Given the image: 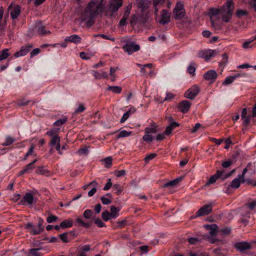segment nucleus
<instances>
[{
  "mask_svg": "<svg viewBox=\"0 0 256 256\" xmlns=\"http://www.w3.org/2000/svg\"><path fill=\"white\" fill-rule=\"evenodd\" d=\"M14 142V138L10 136H6L5 142L2 144L4 146H8L12 144Z\"/></svg>",
  "mask_w": 256,
  "mask_h": 256,
  "instance_id": "obj_39",
  "label": "nucleus"
},
{
  "mask_svg": "<svg viewBox=\"0 0 256 256\" xmlns=\"http://www.w3.org/2000/svg\"><path fill=\"white\" fill-rule=\"evenodd\" d=\"M175 95L172 92H168L166 94V96L164 98H161L160 99H158V101L160 102H162L165 101L170 100L174 98Z\"/></svg>",
  "mask_w": 256,
  "mask_h": 256,
  "instance_id": "obj_32",
  "label": "nucleus"
},
{
  "mask_svg": "<svg viewBox=\"0 0 256 256\" xmlns=\"http://www.w3.org/2000/svg\"><path fill=\"white\" fill-rule=\"evenodd\" d=\"M34 30V32L38 35L45 36L50 34V31L46 30L45 26L40 22H38L35 24Z\"/></svg>",
  "mask_w": 256,
  "mask_h": 256,
  "instance_id": "obj_8",
  "label": "nucleus"
},
{
  "mask_svg": "<svg viewBox=\"0 0 256 256\" xmlns=\"http://www.w3.org/2000/svg\"><path fill=\"white\" fill-rule=\"evenodd\" d=\"M34 196L32 194L30 193H26L20 202L22 204L27 203L28 204H32L33 203Z\"/></svg>",
  "mask_w": 256,
  "mask_h": 256,
  "instance_id": "obj_21",
  "label": "nucleus"
},
{
  "mask_svg": "<svg viewBox=\"0 0 256 256\" xmlns=\"http://www.w3.org/2000/svg\"><path fill=\"white\" fill-rule=\"evenodd\" d=\"M100 200L104 204H108L111 203V200L109 198L102 196Z\"/></svg>",
  "mask_w": 256,
  "mask_h": 256,
  "instance_id": "obj_61",
  "label": "nucleus"
},
{
  "mask_svg": "<svg viewBox=\"0 0 256 256\" xmlns=\"http://www.w3.org/2000/svg\"><path fill=\"white\" fill-rule=\"evenodd\" d=\"M122 48L124 52H127L129 54H131L134 52L138 51L140 48L139 45L131 42L126 44Z\"/></svg>",
  "mask_w": 256,
  "mask_h": 256,
  "instance_id": "obj_9",
  "label": "nucleus"
},
{
  "mask_svg": "<svg viewBox=\"0 0 256 256\" xmlns=\"http://www.w3.org/2000/svg\"><path fill=\"white\" fill-rule=\"evenodd\" d=\"M60 240L64 242H68V233L64 232L59 235Z\"/></svg>",
  "mask_w": 256,
  "mask_h": 256,
  "instance_id": "obj_51",
  "label": "nucleus"
},
{
  "mask_svg": "<svg viewBox=\"0 0 256 256\" xmlns=\"http://www.w3.org/2000/svg\"><path fill=\"white\" fill-rule=\"evenodd\" d=\"M113 189L116 191V193L119 195L122 192V188L120 184H114Z\"/></svg>",
  "mask_w": 256,
  "mask_h": 256,
  "instance_id": "obj_43",
  "label": "nucleus"
},
{
  "mask_svg": "<svg viewBox=\"0 0 256 256\" xmlns=\"http://www.w3.org/2000/svg\"><path fill=\"white\" fill-rule=\"evenodd\" d=\"M196 66L194 62H191L187 68V72L192 76H194L196 74Z\"/></svg>",
  "mask_w": 256,
  "mask_h": 256,
  "instance_id": "obj_36",
  "label": "nucleus"
},
{
  "mask_svg": "<svg viewBox=\"0 0 256 256\" xmlns=\"http://www.w3.org/2000/svg\"><path fill=\"white\" fill-rule=\"evenodd\" d=\"M92 74L96 79L107 78H108V74L102 70L100 72L92 70Z\"/></svg>",
  "mask_w": 256,
  "mask_h": 256,
  "instance_id": "obj_23",
  "label": "nucleus"
},
{
  "mask_svg": "<svg viewBox=\"0 0 256 256\" xmlns=\"http://www.w3.org/2000/svg\"><path fill=\"white\" fill-rule=\"evenodd\" d=\"M212 211V204H206L200 208L196 212L197 216L207 215Z\"/></svg>",
  "mask_w": 256,
  "mask_h": 256,
  "instance_id": "obj_12",
  "label": "nucleus"
},
{
  "mask_svg": "<svg viewBox=\"0 0 256 256\" xmlns=\"http://www.w3.org/2000/svg\"><path fill=\"white\" fill-rule=\"evenodd\" d=\"M90 250V246L88 244L80 246L78 248V251L76 256H87L86 252Z\"/></svg>",
  "mask_w": 256,
  "mask_h": 256,
  "instance_id": "obj_18",
  "label": "nucleus"
},
{
  "mask_svg": "<svg viewBox=\"0 0 256 256\" xmlns=\"http://www.w3.org/2000/svg\"><path fill=\"white\" fill-rule=\"evenodd\" d=\"M130 116V112H125L123 114L122 118L120 119V122L122 124L124 122L129 118Z\"/></svg>",
  "mask_w": 256,
  "mask_h": 256,
  "instance_id": "obj_54",
  "label": "nucleus"
},
{
  "mask_svg": "<svg viewBox=\"0 0 256 256\" xmlns=\"http://www.w3.org/2000/svg\"><path fill=\"white\" fill-rule=\"evenodd\" d=\"M102 216L104 220L106 222H107L111 218H112L110 214V213L107 210H106L102 213Z\"/></svg>",
  "mask_w": 256,
  "mask_h": 256,
  "instance_id": "obj_42",
  "label": "nucleus"
},
{
  "mask_svg": "<svg viewBox=\"0 0 256 256\" xmlns=\"http://www.w3.org/2000/svg\"><path fill=\"white\" fill-rule=\"evenodd\" d=\"M219 11L216 8H211L209 10L208 13L210 19L212 26L216 30H220L223 28L222 23L214 21L215 18L220 13Z\"/></svg>",
  "mask_w": 256,
  "mask_h": 256,
  "instance_id": "obj_3",
  "label": "nucleus"
},
{
  "mask_svg": "<svg viewBox=\"0 0 256 256\" xmlns=\"http://www.w3.org/2000/svg\"><path fill=\"white\" fill-rule=\"evenodd\" d=\"M40 50L38 48H36L34 49L30 52V56L33 57L35 56H36L38 54H40Z\"/></svg>",
  "mask_w": 256,
  "mask_h": 256,
  "instance_id": "obj_62",
  "label": "nucleus"
},
{
  "mask_svg": "<svg viewBox=\"0 0 256 256\" xmlns=\"http://www.w3.org/2000/svg\"><path fill=\"white\" fill-rule=\"evenodd\" d=\"M8 56V49L5 48L3 50L0 52V61L6 60Z\"/></svg>",
  "mask_w": 256,
  "mask_h": 256,
  "instance_id": "obj_38",
  "label": "nucleus"
},
{
  "mask_svg": "<svg viewBox=\"0 0 256 256\" xmlns=\"http://www.w3.org/2000/svg\"><path fill=\"white\" fill-rule=\"evenodd\" d=\"M142 140L144 141L149 143L154 140V137L152 136V134H145L142 137Z\"/></svg>",
  "mask_w": 256,
  "mask_h": 256,
  "instance_id": "obj_45",
  "label": "nucleus"
},
{
  "mask_svg": "<svg viewBox=\"0 0 256 256\" xmlns=\"http://www.w3.org/2000/svg\"><path fill=\"white\" fill-rule=\"evenodd\" d=\"M200 87L197 85H194L186 91L184 96L190 99H194L199 93Z\"/></svg>",
  "mask_w": 256,
  "mask_h": 256,
  "instance_id": "obj_7",
  "label": "nucleus"
},
{
  "mask_svg": "<svg viewBox=\"0 0 256 256\" xmlns=\"http://www.w3.org/2000/svg\"><path fill=\"white\" fill-rule=\"evenodd\" d=\"M29 102V100H26L24 99H22L18 100L16 102V104L18 106H26Z\"/></svg>",
  "mask_w": 256,
  "mask_h": 256,
  "instance_id": "obj_53",
  "label": "nucleus"
},
{
  "mask_svg": "<svg viewBox=\"0 0 256 256\" xmlns=\"http://www.w3.org/2000/svg\"><path fill=\"white\" fill-rule=\"evenodd\" d=\"M104 0H92L90 2L80 14V21L90 27L94 24L95 18L98 15L104 12L106 16H113L123 4V0H110L106 8Z\"/></svg>",
  "mask_w": 256,
  "mask_h": 256,
  "instance_id": "obj_1",
  "label": "nucleus"
},
{
  "mask_svg": "<svg viewBox=\"0 0 256 256\" xmlns=\"http://www.w3.org/2000/svg\"><path fill=\"white\" fill-rule=\"evenodd\" d=\"M216 54V52L214 50H204L200 51L198 56L199 58H204L206 61H208L210 58L214 56Z\"/></svg>",
  "mask_w": 256,
  "mask_h": 256,
  "instance_id": "obj_10",
  "label": "nucleus"
},
{
  "mask_svg": "<svg viewBox=\"0 0 256 256\" xmlns=\"http://www.w3.org/2000/svg\"><path fill=\"white\" fill-rule=\"evenodd\" d=\"M233 161L231 160H228L226 161H224L222 162V166L224 168H228L233 164Z\"/></svg>",
  "mask_w": 256,
  "mask_h": 256,
  "instance_id": "obj_49",
  "label": "nucleus"
},
{
  "mask_svg": "<svg viewBox=\"0 0 256 256\" xmlns=\"http://www.w3.org/2000/svg\"><path fill=\"white\" fill-rule=\"evenodd\" d=\"M104 166L106 168H109L112 165V159L111 157L108 156L103 160Z\"/></svg>",
  "mask_w": 256,
  "mask_h": 256,
  "instance_id": "obj_40",
  "label": "nucleus"
},
{
  "mask_svg": "<svg viewBox=\"0 0 256 256\" xmlns=\"http://www.w3.org/2000/svg\"><path fill=\"white\" fill-rule=\"evenodd\" d=\"M36 172V174H42L47 176L51 175V172L44 166L38 167Z\"/></svg>",
  "mask_w": 256,
  "mask_h": 256,
  "instance_id": "obj_25",
  "label": "nucleus"
},
{
  "mask_svg": "<svg viewBox=\"0 0 256 256\" xmlns=\"http://www.w3.org/2000/svg\"><path fill=\"white\" fill-rule=\"evenodd\" d=\"M110 214L112 218H115L119 216L120 209H118L114 206H110Z\"/></svg>",
  "mask_w": 256,
  "mask_h": 256,
  "instance_id": "obj_29",
  "label": "nucleus"
},
{
  "mask_svg": "<svg viewBox=\"0 0 256 256\" xmlns=\"http://www.w3.org/2000/svg\"><path fill=\"white\" fill-rule=\"evenodd\" d=\"M60 143V138L58 136V135H55L52 136L50 144V145L51 147L54 148V146Z\"/></svg>",
  "mask_w": 256,
  "mask_h": 256,
  "instance_id": "obj_30",
  "label": "nucleus"
},
{
  "mask_svg": "<svg viewBox=\"0 0 256 256\" xmlns=\"http://www.w3.org/2000/svg\"><path fill=\"white\" fill-rule=\"evenodd\" d=\"M25 228L29 230L30 233L32 235H37L42 232L40 229L38 228H35L30 222H28L25 224Z\"/></svg>",
  "mask_w": 256,
  "mask_h": 256,
  "instance_id": "obj_17",
  "label": "nucleus"
},
{
  "mask_svg": "<svg viewBox=\"0 0 256 256\" xmlns=\"http://www.w3.org/2000/svg\"><path fill=\"white\" fill-rule=\"evenodd\" d=\"M32 47L33 46L32 44H29L22 46L19 51L16 52L14 54V57L18 58L26 56Z\"/></svg>",
  "mask_w": 256,
  "mask_h": 256,
  "instance_id": "obj_13",
  "label": "nucleus"
},
{
  "mask_svg": "<svg viewBox=\"0 0 256 256\" xmlns=\"http://www.w3.org/2000/svg\"><path fill=\"white\" fill-rule=\"evenodd\" d=\"M107 90L111 91L114 94H120L122 88L119 86H108L106 88Z\"/></svg>",
  "mask_w": 256,
  "mask_h": 256,
  "instance_id": "obj_31",
  "label": "nucleus"
},
{
  "mask_svg": "<svg viewBox=\"0 0 256 256\" xmlns=\"http://www.w3.org/2000/svg\"><path fill=\"white\" fill-rule=\"evenodd\" d=\"M34 148V144H32L28 151L26 154L24 158V160H26L28 156L32 155L33 154Z\"/></svg>",
  "mask_w": 256,
  "mask_h": 256,
  "instance_id": "obj_59",
  "label": "nucleus"
},
{
  "mask_svg": "<svg viewBox=\"0 0 256 256\" xmlns=\"http://www.w3.org/2000/svg\"><path fill=\"white\" fill-rule=\"evenodd\" d=\"M138 11H140L142 12V16L146 15L148 12L147 4L143 2L142 0H140L138 1Z\"/></svg>",
  "mask_w": 256,
  "mask_h": 256,
  "instance_id": "obj_22",
  "label": "nucleus"
},
{
  "mask_svg": "<svg viewBox=\"0 0 256 256\" xmlns=\"http://www.w3.org/2000/svg\"><path fill=\"white\" fill-rule=\"evenodd\" d=\"M174 18L176 20H180L184 17L185 15V10L184 8V5L182 2L177 3L174 11Z\"/></svg>",
  "mask_w": 256,
  "mask_h": 256,
  "instance_id": "obj_5",
  "label": "nucleus"
},
{
  "mask_svg": "<svg viewBox=\"0 0 256 256\" xmlns=\"http://www.w3.org/2000/svg\"><path fill=\"white\" fill-rule=\"evenodd\" d=\"M86 110V108L84 105L82 104H80L78 105V108L76 110V113H80Z\"/></svg>",
  "mask_w": 256,
  "mask_h": 256,
  "instance_id": "obj_56",
  "label": "nucleus"
},
{
  "mask_svg": "<svg viewBox=\"0 0 256 256\" xmlns=\"http://www.w3.org/2000/svg\"><path fill=\"white\" fill-rule=\"evenodd\" d=\"M170 21V14L166 10H162L160 18L158 22L162 24H168Z\"/></svg>",
  "mask_w": 256,
  "mask_h": 256,
  "instance_id": "obj_14",
  "label": "nucleus"
},
{
  "mask_svg": "<svg viewBox=\"0 0 256 256\" xmlns=\"http://www.w3.org/2000/svg\"><path fill=\"white\" fill-rule=\"evenodd\" d=\"M172 130H173L172 128L170 126H169L166 128V129L164 131V134L167 136H170L171 134Z\"/></svg>",
  "mask_w": 256,
  "mask_h": 256,
  "instance_id": "obj_64",
  "label": "nucleus"
},
{
  "mask_svg": "<svg viewBox=\"0 0 256 256\" xmlns=\"http://www.w3.org/2000/svg\"><path fill=\"white\" fill-rule=\"evenodd\" d=\"M244 76V75L237 74L233 76H229L226 78L222 84L227 85L232 84L236 78Z\"/></svg>",
  "mask_w": 256,
  "mask_h": 256,
  "instance_id": "obj_24",
  "label": "nucleus"
},
{
  "mask_svg": "<svg viewBox=\"0 0 256 256\" xmlns=\"http://www.w3.org/2000/svg\"><path fill=\"white\" fill-rule=\"evenodd\" d=\"M234 247L238 250L242 252L250 248L251 246L247 242H236L234 244Z\"/></svg>",
  "mask_w": 256,
  "mask_h": 256,
  "instance_id": "obj_16",
  "label": "nucleus"
},
{
  "mask_svg": "<svg viewBox=\"0 0 256 256\" xmlns=\"http://www.w3.org/2000/svg\"><path fill=\"white\" fill-rule=\"evenodd\" d=\"M228 57L226 54H224L222 55V60L220 62V66L221 67H224L226 64L228 62Z\"/></svg>",
  "mask_w": 256,
  "mask_h": 256,
  "instance_id": "obj_41",
  "label": "nucleus"
},
{
  "mask_svg": "<svg viewBox=\"0 0 256 256\" xmlns=\"http://www.w3.org/2000/svg\"><path fill=\"white\" fill-rule=\"evenodd\" d=\"M218 76L216 72L214 70H210L204 73V78L206 80L214 82Z\"/></svg>",
  "mask_w": 256,
  "mask_h": 256,
  "instance_id": "obj_15",
  "label": "nucleus"
},
{
  "mask_svg": "<svg viewBox=\"0 0 256 256\" xmlns=\"http://www.w3.org/2000/svg\"><path fill=\"white\" fill-rule=\"evenodd\" d=\"M81 38L76 34H74L69 36H66L64 39L65 42H70L74 43L76 44L80 43L81 42Z\"/></svg>",
  "mask_w": 256,
  "mask_h": 256,
  "instance_id": "obj_20",
  "label": "nucleus"
},
{
  "mask_svg": "<svg viewBox=\"0 0 256 256\" xmlns=\"http://www.w3.org/2000/svg\"><path fill=\"white\" fill-rule=\"evenodd\" d=\"M245 206L250 210H254L256 208V200L247 202Z\"/></svg>",
  "mask_w": 256,
  "mask_h": 256,
  "instance_id": "obj_37",
  "label": "nucleus"
},
{
  "mask_svg": "<svg viewBox=\"0 0 256 256\" xmlns=\"http://www.w3.org/2000/svg\"><path fill=\"white\" fill-rule=\"evenodd\" d=\"M254 40H253V38H252L250 40H246L243 44L242 48L245 49L250 48L249 45Z\"/></svg>",
  "mask_w": 256,
  "mask_h": 256,
  "instance_id": "obj_63",
  "label": "nucleus"
},
{
  "mask_svg": "<svg viewBox=\"0 0 256 256\" xmlns=\"http://www.w3.org/2000/svg\"><path fill=\"white\" fill-rule=\"evenodd\" d=\"M58 219V216L54 215H50L47 218L46 222L48 223H52V222H56Z\"/></svg>",
  "mask_w": 256,
  "mask_h": 256,
  "instance_id": "obj_52",
  "label": "nucleus"
},
{
  "mask_svg": "<svg viewBox=\"0 0 256 256\" xmlns=\"http://www.w3.org/2000/svg\"><path fill=\"white\" fill-rule=\"evenodd\" d=\"M76 222L83 226L88 228L90 226L88 224L85 222L80 218H78L76 219Z\"/></svg>",
  "mask_w": 256,
  "mask_h": 256,
  "instance_id": "obj_55",
  "label": "nucleus"
},
{
  "mask_svg": "<svg viewBox=\"0 0 256 256\" xmlns=\"http://www.w3.org/2000/svg\"><path fill=\"white\" fill-rule=\"evenodd\" d=\"M94 223L99 227L102 228L106 226V224L100 218H96L94 220Z\"/></svg>",
  "mask_w": 256,
  "mask_h": 256,
  "instance_id": "obj_57",
  "label": "nucleus"
},
{
  "mask_svg": "<svg viewBox=\"0 0 256 256\" xmlns=\"http://www.w3.org/2000/svg\"><path fill=\"white\" fill-rule=\"evenodd\" d=\"M118 70V67H111L110 70V74L111 76V81L114 82L116 79V72Z\"/></svg>",
  "mask_w": 256,
  "mask_h": 256,
  "instance_id": "obj_35",
  "label": "nucleus"
},
{
  "mask_svg": "<svg viewBox=\"0 0 256 256\" xmlns=\"http://www.w3.org/2000/svg\"><path fill=\"white\" fill-rule=\"evenodd\" d=\"M192 103L186 100L182 101L178 104V108L180 111L184 114L186 113L189 110Z\"/></svg>",
  "mask_w": 256,
  "mask_h": 256,
  "instance_id": "obj_11",
  "label": "nucleus"
},
{
  "mask_svg": "<svg viewBox=\"0 0 256 256\" xmlns=\"http://www.w3.org/2000/svg\"><path fill=\"white\" fill-rule=\"evenodd\" d=\"M112 184L111 182V179L109 178L108 180L107 183L106 184L105 186L104 187V188H103L104 190H108L112 187Z\"/></svg>",
  "mask_w": 256,
  "mask_h": 256,
  "instance_id": "obj_60",
  "label": "nucleus"
},
{
  "mask_svg": "<svg viewBox=\"0 0 256 256\" xmlns=\"http://www.w3.org/2000/svg\"><path fill=\"white\" fill-rule=\"evenodd\" d=\"M66 122V118H64L62 119H59L56 121L54 124V126H60L64 124Z\"/></svg>",
  "mask_w": 256,
  "mask_h": 256,
  "instance_id": "obj_58",
  "label": "nucleus"
},
{
  "mask_svg": "<svg viewBox=\"0 0 256 256\" xmlns=\"http://www.w3.org/2000/svg\"><path fill=\"white\" fill-rule=\"evenodd\" d=\"M72 225L73 221L70 218L64 220L60 222L61 228H70L72 226Z\"/></svg>",
  "mask_w": 256,
  "mask_h": 256,
  "instance_id": "obj_27",
  "label": "nucleus"
},
{
  "mask_svg": "<svg viewBox=\"0 0 256 256\" xmlns=\"http://www.w3.org/2000/svg\"><path fill=\"white\" fill-rule=\"evenodd\" d=\"M205 228L210 230V234L212 236L215 235L218 231V227L216 224L206 225Z\"/></svg>",
  "mask_w": 256,
  "mask_h": 256,
  "instance_id": "obj_26",
  "label": "nucleus"
},
{
  "mask_svg": "<svg viewBox=\"0 0 256 256\" xmlns=\"http://www.w3.org/2000/svg\"><path fill=\"white\" fill-rule=\"evenodd\" d=\"M8 10L10 13L11 18L13 20L18 17L21 11L20 7L14 3H11L10 4L8 7Z\"/></svg>",
  "mask_w": 256,
  "mask_h": 256,
  "instance_id": "obj_6",
  "label": "nucleus"
},
{
  "mask_svg": "<svg viewBox=\"0 0 256 256\" xmlns=\"http://www.w3.org/2000/svg\"><path fill=\"white\" fill-rule=\"evenodd\" d=\"M156 132V128H146L144 130V133L148 134H153Z\"/></svg>",
  "mask_w": 256,
  "mask_h": 256,
  "instance_id": "obj_48",
  "label": "nucleus"
},
{
  "mask_svg": "<svg viewBox=\"0 0 256 256\" xmlns=\"http://www.w3.org/2000/svg\"><path fill=\"white\" fill-rule=\"evenodd\" d=\"M181 180V178H176L173 180H171L165 184V186H176Z\"/></svg>",
  "mask_w": 256,
  "mask_h": 256,
  "instance_id": "obj_44",
  "label": "nucleus"
},
{
  "mask_svg": "<svg viewBox=\"0 0 256 256\" xmlns=\"http://www.w3.org/2000/svg\"><path fill=\"white\" fill-rule=\"evenodd\" d=\"M59 130V128H52L49 131L47 132L46 134L52 137L53 136H54L58 135V132Z\"/></svg>",
  "mask_w": 256,
  "mask_h": 256,
  "instance_id": "obj_46",
  "label": "nucleus"
},
{
  "mask_svg": "<svg viewBox=\"0 0 256 256\" xmlns=\"http://www.w3.org/2000/svg\"><path fill=\"white\" fill-rule=\"evenodd\" d=\"M251 164L249 163L246 166V168H245L242 171V174H240L238 176V178H234L230 186L234 189L238 188L240 187V184L243 183L245 182L244 180V176L246 174L247 172L248 168L250 166Z\"/></svg>",
  "mask_w": 256,
  "mask_h": 256,
  "instance_id": "obj_4",
  "label": "nucleus"
},
{
  "mask_svg": "<svg viewBox=\"0 0 256 256\" xmlns=\"http://www.w3.org/2000/svg\"><path fill=\"white\" fill-rule=\"evenodd\" d=\"M132 134V131H127L126 130H120L116 136L117 138H126L130 136Z\"/></svg>",
  "mask_w": 256,
  "mask_h": 256,
  "instance_id": "obj_28",
  "label": "nucleus"
},
{
  "mask_svg": "<svg viewBox=\"0 0 256 256\" xmlns=\"http://www.w3.org/2000/svg\"><path fill=\"white\" fill-rule=\"evenodd\" d=\"M40 248H31L29 250L28 256H42V254L38 251Z\"/></svg>",
  "mask_w": 256,
  "mask_h": 256,
  "instance_id": "obj_34",
  "label": "nucleus"
},
{
  "mask_svg": "<svg viewBox=\"0 0 256 256\" xmlns=\"http://www.w3.org/2000/svg\"><path fill=\"white\" fill-rule=\"evenodd\" d=\"M220 10L218 14L220 15L222 20L225 22H230L232 18L234 9V4L232 0H226V2L220 8H218Z\"/></svg>",
  "mask_w": 256,
  "mask_h": 256,
  "instance_id": "obj_2",
  "label": "nucleus"
},
{
  "mask_svg": "<svg viewBox=\"0 0 256 256\" xmlns=\"http://www.w3.org/2000/svg\"><path fill=\"white\" fill-rule=\"evenodd\" d=\"M34 166H32V164H28L24 168L18 173V176H22L25 173L28 172L30 170H32Z\"/></svg>",
  "mask_w": 256,
  "mask_h": 256,
  "instance_id": "obj_33",
  "label": "nucleus"
},
{
  "mask_svg": "<svg viewBox=\"0 0 256 256\" xmlns=\"http://www.w3.org/2000/svg\"><path fill=\"white\" fill-rule=\"evenodd\" d=\"M92 214V211L88 209L84 212L83 216L85 218L90 219L91 218Z\"/></svg>",
  "mask_w": 256,
  "mask_h": 256,
  "instance_id": "obj_50",
  "label": "nucleus"
},
{
  "mask_svg": "<svg viewBox=\"0 0 256 256\" xmlns=\"http://www.w3.org/2000/svg\"><path fill=\"white\" fill-rule=\"evenodd\" d=\"M224 171L218 170L216 171V174L213 176H212L209 178L208 183L214 184L218 178H222L223 176Z\"/></svg>",
  "mask_w": 256,
  "mask_h": 256,
  "instance_id": "obj_19",
  "label": "nucleus"
},
{
  "mask_svg": "<svg viewBox=\"0 0 256 256\" xmlns=\"http://www.w3.org/2000/svg\"><path fill=\"white\" fill-rule=\"evenodd\" d=\"M248 12L246 10L238 9L236 12V16L238 18H240L244 16L247 15Z\"/></svg>",
  "mask_w": 256,
  "mask_h": 256,
  "instance_id": "obj_47",
  "label": "nucleus"
}]
</instances>
